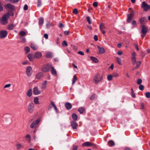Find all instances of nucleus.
I'll use <instances>...</instances> for the list:
<instances>
[{
  "mask_svg": "<svg viewBox=\"0 0 150 150\" xmlns=\"http://www.w3.org/2000/svg\"><path fill=\"white\" fill-rule=\"evenodd\" d=\"M51 66V65L50 64L45 65L43 66L42 71L44 72H47L49 71Z\"/></svg>",
  "mask_w": 150,
  "mask_h": 150,
  "instance_id": "5",
  "label": "nucleus"
},
{
  "mask_svg": "<svg viewBox=\"0 0 150 150\" xmlns=\"http://www.w3.org/2000/svg\"><path fill=\"white\" fill-rule=\"evenodd\" d=\"M83 146H93V147L94 148H95L96 147V145L91 142H86L83 143L82 144Z\"/></svg>",
  "mask_w": 150,
  "mask_h": 150,
  "instance_id": "10",
  "label": "nucleus"
},
{
  "mask_svg": "<svg viewBox=\"0 0 150 150\" xmlns=\"http://www.w3.org/2000/svg\"><path fill=\"white\" fill-rule=\"evenodd\" d=\"M64 25L62 23H59V27L60 28H62V27H63Z\"/></svg>",
  "mask_w": 150,
  "mask_h": 150,
  "instance_id": "61",
  "label": "nucleus"
},
{
  "mask_svg": "<svg viewBox=\"0 0 150 150\" xmlns=\"http://www.w3.org/2000/svg\"><path fill=\"white\" fill-rule=\"evenodd\" d=\"M64 33L65 35H68L69 34V32L68 31L66 30L64 32Z\"/></svg>",
  "mask_w": 150,
  "mask_h": 150,
  "instance_id": "63",
  "label": "nucleus"
},
{
  "mask_svg": "<svg viewBox=\"0 0 150 150\" xmlns=\"http://www.w3.org/2000/svg\"><path fill=\"white\" fill-rule=\"evenodd\" d=\"M90 58L92 61L95 63H97L98 62V59L95 57H91Z\"/></svg>",
  "mask_w": 150,
  "mask_h": 150,
  "instance_id": "25",
  "label": "nucleus"
},
{
  "mask_svg": "<svg viewBox=\"0 0 150 150\" xmlns=\"http://www.w3.org/2000/svg\"><path fill=\"white\" fill-rule=\"evenodd\" d=\"M34 104L33 103H31L29 104L28 107V111L30 113H32L34 110Z\"/></svg>",
  "mask_w": 150,
  "mask_h": 150,
  "instance_id": "8",
  "label": "nucleus"
},
{
  "mask_svg": "<svg viewBox=\"0 0 150 150\" xmlns=\"http://www.w3.org/2000/svg\"><path fill=\"white\" fill-rule=\"evenodd\" d=\"M116 60L119 64L120 65L122 64L121 62V59L120 58L118 57H116Z\"/></svg>",
  "mask_w": 150,
  "mask_h": 150,
  "instance_id": "39",
  "label": "nucleus"
},
{
  "mask_svg": "<svg viewBox=\"0 0 150 150\" xmlns=\"http://www.w3.org/2000/svg\"><path fill=\"white\" fill-rule=\"evenodd\" d=\"M139 21L141 24H144L147 22V20L145 17H142L140 19Z\"/></svg>",
  "mask_w": 150,
  "mask_h": 150,
  "instance_id": "16",
  "label": "nucleus"
},
{
  "mask_svg": "<svg viewBox=\"0 0 150 150\" xmlns=\"http://www.w3.org/2000/svg\"><path fill=\"white\" fill-rule=\"evenodd\" d=\"M78 148V147L77 146H74L73 147V150H77Z\"/></svg>",
  "mask_w": 150,
  "mask_h": 150,
  "instance_id": "64",
  "label": "nucleus"
},
{
  "mask_svg": "<svg viewBox=\"0 0 150 150\" xmlns=\"http://www.w3.org/2000/svg\"><path fill=\"white\" fill-rule=\"evenodd\" d=\"M28 57L30 61H33L34 59L33 54H29L28 55Z\"/></svg>",
  "mask_w": 150,
  "mask_h": 150,
  "instance_id": "27",
  "label": "nucleus"
},
{
  "mask_svg": "<svg viewBox=\"0 0 150 150\" xmlns=\"http://www.w3.org/2000/svg\"><path fill=\"white\" fill-rule=\"evenodd\" d=\"M122 52L121 51H118L117 52V54L118 55H121V54H122Z\"/></svg>",
  "mask_w": 150,
  "mask_h": 150,
  "instance_id": "62",
  "label": "nucleus"
},
{
  "mask_svg": "<svg viewBox=\"0 0 150 150\" xmlns=\"http://www.w3.org/2000/svg\"><path fill=\"white\" fill-rule=\"evenodd\" d=\"M97 47L99 50V52L100 54H102L105 53V51L103 47H100L99 46H98Z\"/></svg>",
  "mask_w": 150,
  "mask_h": 150,
  "instance_id": "17",
  "label": "nucleus"
},
{
  "mask_svg": "<svg viewBox=\"0 0 150 150\" xmlns=\"http://www.w3.org/2000/svg\"><path fill=\"white\" fill-rule=\"evenodd\" d=\"M32 70V68L30 66L28 67L26 69V74L27 76L30 77L31 75Z\"/></svg>",
  "mask_w": 150,
  "mask_h": 150,
  "instance_id": "9",
  "label": "nucleus"
},
{
  "mask_svg": "<svg viewBox=\"0 0 150 150\" xmlns=\"http://www.w3.org/2000/svg\"><path fill=\"white\" fill-rule=\"evenodd\" d=\"M139 89L141 91H142L144 89V86L142 85H140L139 86Z\"/></svg>",
  "mask_w": 150,
  "mask_h": 150,
  "instance_id": "46",
  "label": "nucleus"
},
{
  "mask_svg": "<svg viewBox=\"0 0 150 150\" xmlns=\"http://www.w3.org/2000/svg\"><path fill=\"white\" fill-rule=\"evenodd\" d=\"M96 97V94H93L90 97V99L91 100H93Z\"/></svg>",
  "mask_w": 150,
  "mask_h": 150,
  "instance_id": "45",
  "label": "nucleus"
},
{
  "mask_svg": "<svg viewBox=\"0 0 150 150\" xmlns=\"http://www.w3.org/2000/svg\"><path fill=\"white\" fill-rule=\"evenodd\" d=\"M3 7L2 6L0 2V11H2L3 10Z\"/></svg>",
  "mask_w": 150,
  "mask_h": 150,
  "instance_id": "58",
  "label": "nucleus"
},
{
  "mask_svg": "<svg viewBox=\"0 0 150 150\" xmlns=\"http://www.w3.org/2000/svg\"><path fill=\"white\" fill-rule=\"evenodd\" d=\"M20 40L21 41L22 43H24L25 42L26 39L25 37H21L20 38Z\"/></svg>",
  "mask_w": 150,
  "mask_h": 150,
  "instance_id": "42",
  "label": "nucleus"
},
{
  "mask_svg": "<svg viewBox=\"0 0 150 150\" xmlns=\"http://www.w3.org/2000/svg\"><path fill=\"white\" fill-rule=\"evenodd\" d=\"M136 58H134V57H132L131 58V61L132 64L133 65H134L136 62Z\"/></svg>",
  "mask_w": 150,
  "mask_h": 150,
  "instance_id": "34",
  "label": "nucleus"
},
{
  "mask_svg": "<svg viewBox=\"0 0 150 150\" xmlns=\"http://www.w3.org/2000/svg\"><path fill=\"white\" fill-rule=\"evenodd\" d=\"M73 13L75 14H77L78 13V11L77 9L75 8L73 11Z\"/></svg>",
  "mask_w": 150,
  "mask_h": 150,
  "instance_id": "50",
  "label": "nucleus"
},
{
  "mask_svg": "<svg viewBox=\"0 0 150 150\" xmlns=\"http://www.w3.org/2000/svg\"><path fill=\"white\" fill-rule=\"evenodd\" d=\"M44 19L42 18H40L39 19V24L40 25H42L44 23Z\"/></svg>",
  "mask_w": 150,
  "mask_h": 150,
  "instance_id": "26",
  "label": "nucleus"
},
{
  "mask_svg": "<svg viewBox=\"0 0 150 150\" xmlns=\"http://www.w3.org/2000/svg\"><path fill=\"white\" fill-rule=\"evenodd\" d=\"M9 13H7L4 14L0 19V23L3 25H5L7 23V20L9 17Z\"/></svg>",
  "mask_w": 150,
  "mask_h": 150,
  "instance_id": "1",
  "label": "nucleus"
},
{
  "mask_svg": "<svg viewBox=\"0 0 150 150\" xmlns=\"http://www.w3.org/2000/svg\"><path fill=\"white\" fill-rule=\"evenodd\" d=\"M84 111V108L83 107L80 108L78 110V111L81 113L83 114Z\"/></svg>",
  "mask_w": 150,
  "mask_h": 150,
  "instance_id": "31",
  "label": "nucleus"
},
{
  "mask_svg": "<svg viewBox=\"0 0 150 150\" xmlns=\"http://www.w3.org/2000/svg\"><path fill=\"white\" fill-rule=\"evenodd\" d=\"M77 80V78L76 76L74 75L73 78V81L72 82V85H74Z\"/></svg>",
  "mask_w": 150,
  "mask_h": 150,
  "instance_id": "29",
  "label": "nucleus"
},
{
  "mask_svg": "<svg viewBox=\"0 0 150 150\" xmlns=\"http://www.w3.org/2000/svg\"><path fill=\"white\" fill-rule=\"evenodd\" d=\"M94 39L96 41H97L98 40V37L96 35H94Z\"/></svg>",
  "mask_w": 150,
  "mask_h": 150,
  "instance_id": "55",
  "label": "nucleus"
},
{
  "mask_svg": "<svg viewBox=\"0 0 150 150\" xmlns=\"http://www.w3.org/2000/svg\"><path fill=\"white\" fill-rule=\"evenodd\" d=\"M100 29L102 33L103 34H104L105 33V31L104 30L105 28L104 24L103 23H101L99 26Z\"/></svg>",
  "mask_w": 150,
  "mask_h": 150,
  "instance_id": "15",
  "label": "nucleus"
},
{
  "mask_svg": "<svg viewBox=\"0 0 150 150\" xmlns=\"http://www.w3.org/2000/svg\"><path fill=\"white\" fill-rule=\"evenodd\" d=\"M103 79V76L99 74L95 75L93 79V81L96 84L98 83Z\"/></svg>",
  "mask_w": 150,
  "mask_h": 150,
  "instance_id": "2",
  "label": "nucleus"
},
{
  "mask_svg": "<svg viewBox=\"0 0 150 150\" xmlns=\"http://www.w3.org/2000/svg\"><path fill=\"white\" fill-rule=\"evenodd\" d=\"M7 35V32L6 30H1L0 31V36L1 38H5Z\"/></svg>",
  "mask_w": 150,
  "mask_h": 150,
  "instance_id": "12",
  "label": "nucleus"
},
{
  "mask_svg": "<svg viewBox=\"0 0 150 150\" xmlns=\"http://www.w3.org/2000/svg\"><path fill=\"white\" fill-rule=\"evenodd\" d=\"M149 5L145 1H143L141 7L144 11H147L149 9Z\"/></svg>",
  "mask_w": 150,
  "mask_h": 150,
  "instance_id": "7",
  "label": "nucleus"
},
{
  "mask_svg": "<svg viewBox=\"0 0 150 150\" xmlns=\"http://www.w3.org/2000/svg\"><path fill=\"white\" fill-rule=\"evenodd\" d=\"M40 120L38 118L37 120L34 121L30 125V127L31 128H34L37 127L40 123Z\"/></svg>",
  "mask_w": 150,
  "mask_h": 150,
  "instance_id": "4",
  "label": "nucleus"
},
{
  "mask_svg": "<svg viewBox=\"0 0 150 150\" xmlns=\"http://www.w3.org/2000/svg\"><path fill=\"white\" fill-rule=\"evenodd\" d=\"M41 5V2L40 0H38L37 2V6L38 7L40 6Z\"/></svg>",
  "mask_w": 150,
  "mask_h": 150,
  "instance_id": "48",
  "label": "nucleus"
},
{
  "mask_svg": "<svg viewBox=\"0 0 150 150\" xmlns=\"http://www.w3.org/2000/svg\"><path fill=\"white\" fill-rule=\"evenodd\" d=\"M112 75L109 74L107 76V79L109 81H111L112 79Z\"/></svg>",
  "mask_w": 150,
  "mask_h": 150,
  "instance_id": "41",
  "label": "nucleus"
},
{
  "mask_svg": "<svg viewBox=\"0 0 150 150\" xmlns=\"http://www.w3.org/2000/svg\"><path fill=\"white\" fill-rule=\"evenodd\" d=\"M141 61L137 62L136 63L137 65L136 66L138 68L140 65L141 64Z\"/></svg>",
  "mask_w": 150,
  "mask_h": 150,
  "instance_id": "47",
  "label": "nucleus"
},
{
  "mask_svg": "<svg viewBox=\"0 0 150 150\" xmlns=\"http://www.w3.org/2000/svg\"><path fill=\"white\" fill-rule=\"evenodd\" d=\"M30 48L28 47H26L25 48V50L26 53H28L30 51Z\"/></svg>",
  "mask_w": 150,
  "mask_h": 150,
  "instance_id": "38",
  "label": "nucleus"
},
{
  "mask_svg": "<svg viewBox=\"0 0 150 150\" xmlns=\"http://www.w3.org/2000/svg\"><path fill=\"white\" fill-rule=\"evenodd\" d=\"M6 9H10L11 10H14L15 9L14 6L10 4H8L5 6Z\"/></svg>",
  "mask_w": 150,
  "mask_h": 150,
  "instance_id": "14",
  "label": "nucleus"
},
{
  "mask_svg": "<svg viewBox=\"0 0 150 150\" xmlns=\"http://www.w3.org/2000/svg\"><path fill=\"white\" fill-rule=\"evenodd\" d=\"M71 125L72 128L74 129H76L78 128V125L75 121H73L71 122Z\"/></svg>",
  "mask_w": 150,
  "mask_h": 150,
  "instance_id": "13",
  "label": "nucleus"
},
{
  "mask_svg": "<svg viewBox=\"0 0 150 150\" xmlns=\"http://www.w3.org/2000/svg\"><path fill=\"white\" fill-rule=\"evenodd\" d=\"M42 56V54L40 52H36L35 54L34 58H40Z\"/></svg>",
  "mask_w": 150,
  "mask_h": 150,
  "instance_id": "18",
  "label": "nucleus"
},
{
  "mask_svg": "<svg viewBox=\"0 0 150 150\" xmlns=\"http://www.w3.org/2000/svg\"><path fill=\"white\" fill-rule=\"evenodd\" d=\"M108 144L109 146H112L115 145V143L113 141L110 140L108 142Z\"/></svg>",
  "mask_w": 150,
  "mask_h": 150,
  "instance_id": "24",
  "label": "nucleus"
},
{
  "mask_svg": "<svg viewBox=\"0 0 150 150\" xmlns=\"http://www.w3.org/2000/svg\"><path fill=\"white\" fill-rule=\"evenodd\" d=\"M112 76L114 77H117L118 76V75L117 73H115L113 74Z\"/></svg>",
  "mask_w": 150,
  "mask_h": 150,
  "instance_id": "57",
  "label": "nucleus"
},
{
  "mask_svg": "<svg viewBox=\"0 0 150 150\" xmlns=\"http://www.w3.org/2000/svg\"><path fill=\"white\" fill-rule=\"evenodd\" d=\"M47 82V81H45L43 82L41 86L42 89H43L46 88Z\"/></svg>",
  "mask_w": 150,
  "mask_h": 150,
  "instance_id": "22",
  "label": "nucleus"
},
{
  "mask_svg": "<svg viewBox=\"0 0 150 150\" xmlns=\"http://www.w3.org/2000/svg\"><path fill=\"white\" fill-rule=\"evenodd\" d=\"M33 93L35 95H38L40 94L41 93V91L37 87H35L33 89Z\"/></svg>",
  "mask_w": 150,
  "mask_h": 150,
  "instance_id": "11",
  "label": "nucleus"
},
{
  "mask_svg": "<svg viewBox=\"0 0 150 150\" xmlns=\"http://www.w3.org/2000/svg\"><path fill=\"white\" fill-rule=\"evenodd\" d=\"M14 26L12 24L8 26L7 28L9 30H12L13 29Z\"/></svg>",
  "mask_w": 150,
  "mask_h": 150,
  "instance_id": "33",
  "label": "nucleus"
},
{
  "mask_svg": "<svg viewBox=\"0 0 150 150\" xmlns=\"http://www.w3.org/2000/svg\"><path fill=\"white\" fill-rule=\"evenodd\" d=\"M16 146L17 150H19L22 148V146L21 144L18 143L16 144Z\"/></svg>",
  "mask_w": 150,
  "mask_h": 150,
  "instance_id": "30",
  "label": "nucleus"
},
{
  "mask_svg": "<svg viewBox=\"0 0 150 150\" xmlns=\"http://www.w3.org/2000/svg\"><path fill=\"white\" fill-rule=\"evenodd\" d=\"M26 34V32L23 31H21L19 33V35L22 36H24Z\"/></svg>",
  "mask_w": 150,
  "mask_h": 150,
  "instance_id": "35",
  "label": "nucleus"
},
{
  "mask_svg": "<svg viewBox=\"0 0 150 150\" xmlns=\"http://www.w3.org/2000/svg\"><path fill=\"white\" fill-rule=\"evenodd\" d=\"M72 116L73 119L74 121L77 120V116L76 114L75 113L73 114H72Z\"/></svg>",
  "mask_w": 150,
  "mask_h": 150,
  "instance_id": "32",
  "label": "nucleus"
},
{
  "mask_svg": "<svg viewBox=\"0 0 150 150\" xmlns=\"http://www.w3.org/2000/svg\"><path fill=\"white\" fill-rule=\"evenodd\" d=\"M62 45L64 46H68L67 43L65 40H64L63 41V42L62 43Z\"/></svg>",
  "mask_w": 150,
  "mask_h": 150,
  "instance_id": "43",
  "label": "nucleus"
},
{
  "mask_svg": "<svg viewBox=\"0 0 150 150\" xmlns=\"http://www.w3.org/2000/svg\"><path fill=\"white\" fill-rule=\"evenodd\" d=\"M52 54L49 52H48L47 53L45 56L47 58H50L52 57Z\"/></svg>",
  "mask_w": 150,
  "mask_h": 150,
  "instance_id": "37",
  "label": "nucleus"
},
{
  "mask_svg": "<svg viewBox=\"0 0 150 150\" xmlns=\"http://www.w3.org/2000/svg\"><path fill=\"white\" fill-rule=\"evenodd\" d=\"M27 95L29 97H31L32 95V90L31 89H30L28 91Z\"/></svg>",
  "mask_w": 150,
  "mask_h": 150,
  "instance_id": "28",
  "label": "nucleus"
},
{
  "mask_svg": "<svg viewBox=\"0 0 150 150\" xmlns=\"http://www.w3.org/2000/svg\"><path fill=\"white\" fill-rule=\"evenodd\" d=\"M134 11H132L130 12L129 14L127 15V22L128 23L130 22L134 17Z\"/></svg>",
  "mask_w": 150,
  "mask_h": 150,
  "instance_id": "6",
  "label": "nucleus"
},
{
  "mask_svg": "<svg viewBox=\"0 0 150 150\" xmlns=\"http://www.w3.org/2000/svg\"><path fill=\"white\" fill-rule=\"evenodd\" d=\"M65 106L67 109L68 110H69L72 107L71 104L70 103L68 102H67L65 103Z\"/></svg>",
  "mask_w": 150,
  "mask_h": 150,
  "instance_id": "19",
  "label": "nucleus"
},
{
  "mask_svg": "<svg viewBox=\"0 0 150 150\" xmlns=\"http://www.w3.org/2000/svg\"><path fill=\"white\" fill-rule=\"evenodd\" d=\"M147 98H150V93L149 92H147L145 94Z\"/></svg>",
  "mask_w": 150,
  "mask_h": 150,
  "instance_id": "49",
  "label": "nucleus"
},
{
  "mask_svg": "<svg viewBox=\"0 0 150 150\" xmlns=\"http://www.w3.org/2000/svg\"><path fill=\"white\" fill-rule=\"evenodd\" d=\"M11 86V84H6L4 86V88H7Z\"/></svg>",
  "mask_w": 150,
  "mask_h": 150,
  "instance_id": "54",
  "label": "nucleus"
},
{
  "mask_svg": "<svg viewBox=\"0 0 150 150\" xmlns=\"http://www.w3.org/2000/svg\"><path fill=\"white\" fill-rule=\"evenodd\" d=\"M93 6H94V7H96L97 6H98V3L97 2H94L93 3Z\"/></svg>",
  "mask_w": 150,
  "mask_h": 150,
  "instance_id": "53",
  "label": "nucleus"
},
{
  "mask_svg": "<svg viewBox=\"0 0 150 150\" xmlns=\"http://www.w3.org/2000/svg\"><path fill=\"white\" fill-rule=\"evenodd\" d=\"M86 19L87 20V21L89 24H91V18L89 17V16H87L86 17Z\"/></svg>",
  "mask_w": 150,
  "mask_h": 150,
  "instance_id": "40",
  "label": "nucleus"
},
{
  "mask_svg": "<svg viewBox=\"0 0 150 150\" xmlns=\"http://www.w3.org/2000/svg\"><path fill=\"white\" fill-rule=\"evenodd\" d=\"M28 6L27 4H25L24 5L23 9L24 10L26 11L28 9Z\"/></svg>",
  "mask_w": 150,
  "mask_h": 150,
  "instance_id": "52",
  "label": "nucleus"
},
{
  "mask_svg": "<svg viewBox=\"0 0 150 150\" xmlns=\"http://www.w3.org/2000/svg\"><path fill=\"white\" fill-rule=\"evenodd\" d=\"M142 82V80L141 79H138L137 81V83L138 84L140 85Z\"/></svg>",
  "mask_w": 150,
  "mask_h": 150,
  "instance_id": "44",
  "label": "nucleus"
},
{
  "mask_svg": "<svg viewBox=\"0 0 150 150\" xmlns=\"http://www.w3.org/2000/svg\"><path fill=\"white\" fill-rule=\"evenodd\" d=\"M132 57H134V58H136V57H135V56H136V53H135V52H133L132 54Z\"/></svg>",
  "mask_w": 150,
  "mask_h": 150,
  "instance_id": "60",
  "label": "nucleus"
},
{
  "mask_svg": "<svg viewBox=\"0 0 150 150\" xmlns=\"http://www.w3.org/2000/svg\"><path fill=\"white\" fill-rule=\"evenodd\" d=\"M10 2L11 3H17L18 2L19 0H9Z\"/></svg>",
  "mask_w": 150,
  "mask_h": 150,
  "instance_id": "51",
  "label": "nucleus"
},
{
  "mask_svg": "<svg viewBox=\"0 0 150 150\" xmlns=\"http://www.w3.org/2000/svg\"><path fill=\"white\" fill-rule=\"evenodd\" d=\"M78 53L79 54H81L82 55H84V53L83 52L81 51H79L78 52Z\"/></svg>",
  "mask_w": 150,
  "mask_h": 150,
  "instance_id": "56",
  "label": "nucleus"
},
{
  "mask_svg": "<svg viewBox=\"0 0 150 150\" xmlns=\"http://www.w3.org/2000/svg\"><path fill=\"white\" fill-rule=\"evenodd\" d=\"M34 103L36 104H38L39 102L38 100V98L37 97H35L34 100Z\"/></svg>",
  "mask_w": 150,
  "mask_h": 150,
  "instance_id": "36",
  "label": "nucleus"
},
{
  "mask_svg": "<svg viewBox=\"0 0 150 150\" xmlns=\"http://www.w3.org/2000/svg\"><path fill=\"white\" fill-rule=\"evenodd\" d=\"M51 71L52 74L53 75H56L57 74L56 71L55 70V69L53 67H52V66H51Z\"/></svg>",
  "mask_w": 150,
  "mask_h": 150,
  "instance_id": "21",
  "label": "nucleus"
},
{
  "mask_svg": "<svg viewBox=\"0 0 150 150\" xmlns=\"http://www.w3.org/2000/svg\"><path fill=\"white\" fill-rule=\"evenodd\" d=\"M44 37L46 39H48V34H46V33L44 34Z\"/></svg>",
  "mask_w": 150,
  "mask_h": 150,
  "instance_id": "59",
  "label": "nucleus"
},
{
  "mask_svg": "<svg viewBox=\"0 0 150 150\" xmlns=\"http://www.w3.org/2000/svg\"><path fill=\"white\" fill-rule=\"evenodd\" d=\"M142 30L141 33L142 34L141 35V36L143 38L145 36L148 29L144 25H142Z\"/></svg>",
  "mask_w": 150,
  "mask_h": 150,
  "instance_id": "3",
  "label": "nucleus"
},
{
  "mask_svg": "<svg viewBox=\"0 0 150 150\" xmlns=\"http://www.w3.org/2000/svg\"><path fill=\"white\" fill-rule=\"evenodd\" d=\"M31 47L34 50H36L38 49V47L34 43H31L30 45Z\"/></svg>",
  "mask_w": 150,
  "mask_h": 150,
  "instance_id": "20",
  "label": "nucleus"
},
{
  "mask_svg": "<svg viewBox=\"0 0 150 150\" xmlns=\"http://www.w3.org/2000/svg\"><path fill=\"white\" fill-rule=\"evenodd\" d=\"M42 76V74L41 72H39L35 76V79H40Z\"/></svg>",
  "mask_w": 150,
  "mask_h": 150,
  "instance_id": "23",
  "label": "nucleus"
}]
</instances>
